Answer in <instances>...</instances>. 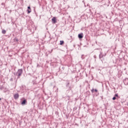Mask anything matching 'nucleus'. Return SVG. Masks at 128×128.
I'll use <instances>...</instances> for the list:
<instances>
[{"instance_id":"1","label":"nucleus","mask_w":128,"mask_h":128,"mask_svg":"<svg viewBox=\"0 0 128 128\" xmlns=\"http://www.w3.org/2000/svg\"><path fill=\"white\" fill-rule=\"evenodd\" d=\"M22 69L18 70V72L16 73V76H17L18 78H20V77L22 76Z\"/></svg>"},{"instance_id":"2","label":"nucleus","mask_w":128,"mask_h":128,"mask_svg":"<svg viewBox=\"0 0 128 128\" xmlns=\"http://www.w3.org/2000/svg\"><path fill=\"white\" fill-rule=\"evenodd\" d=\"M66 86L67 87V88H68L69 87V90H72V88H74V86H70V82H68V83H67V84H66Z\"/></svg>"},{"instance_id":"3","label":"nucleus","mask_w":128,"mask_h":128,"mask_svg":"<svg viewBox=\"0 0 128 128\" xmlns=\"http://www.w3.org/2000/svg\"><path fill=\"white\" fill-rule=\"evenodd\" d=\"M78 38H80V40H81V38H84V34L80 33L78 34Z\"/></svg>"},{"instance_id":"4","label":"nucleus","mask_w":128,"mask_h":128,"mask_svg":"<svg viewBox=\"0 0 128 128\" xmlns=\"http://www.w3.org/2000/svg\"><path fill=\"white\" fill-rule=\"evenodd\" d=\"M104 56H106V54H102V52H100L99 55V58L100 60L101 58H102Z\"/></svg>"},{"instance_id":"5","label":"nucleus","mask_w":128,"mask_h":128,"mask_svg":"<svg viewBox=\"0 0 128 128\" xmlns=\"http://www.w3.org/2000/svg\"><path fill=\"white\" fill-rule=\"evenodd\" d=\"M26 100L24 99L23 100H22V102H21V104H22V106H24L26 104Z\"/></svg>"},{"instance_id":"6","label":"nucleus","mask_w":128,"mask_h":128,"mask_svg":"<svg viewBox=\"0 0 128 128\" xmlns=\"http://www.w3.org/2000/svg\"><path fill=\"white\" fill-rule=\"evenodd\" d=\"M52 22L53 24H56V17H54L52 19Z\"/></svg>"},{"instance_id":"7","label":"nucleus","mask_w":128,"mask_h":128,"mask_svg":"<svg viewBox=\"0 0 128 128\" xmlns=\"http://www.w3.org/2000/svg\"><path fill=\"white\" fill-rule=\"evenodd\" d=\"M124 84L126 86H128V78H126L125 80H124Z\"/></svg>"},{"instance_id":"8","label":"nucleus","mask_w":128,"mask_h":128,"mask_svg":"<svg viewBox=\"0 0 128 128\" xmlns=\"http://www.w3.org/2000/svg\"><path fill=\"white\" fill-rule=\"evenodd\" d=\"M19 96H20V95L18 94H14V98H15V100H18Z\"/></svg>"},{"instance_id":"9","label":"nucleus","mask_w":128,"mask_h":128,"mask_svg":"<svg viewBox=\"0 0 128 128\" xmlns=\"http://www.w3.org/2000/svg\"><path fill=\"white\" fill-rule=\"evenodd\" d=\"M28 10H27V12H28V14H30V12H32V9H30V6H28Z\"/></svg>"},{"instance_id":"10","label":"nucleus","mask_w":128,"mask_h":128,"mask_svg":"<svg viewBox=\"0 0 128 128\" xmlns=\"http://www.w3.org/2000/svg\"><path fill=\"white\" fill-rule=\"evenodd\" d=\"M64 44V40H60V46H62V44Z\"/></svg>"},{"instance_id":"11","label":"nucleus","mask_w":128,"mask_h":128,"mask_svg":"<svg viewBox=\"0 0 128 128\" xmlns=\"http://www.w3.org/2000/svg\"><path fill=\"white\" fill-rule=\"evenodd\" d=\"M14 42H18V39L17 38H15L14 39Z\"/></svg>"},{"instance_id":"12","label":"nucleus","mask_w":128,"mask_h":128,"mask_svg":"<svg viewBox=\"0 0 128 128\" xmlns=\"http://www.w3.org/2000/svg\"><path fill=\"white\" fill-rule=\"evenodd\" d=\"M6 30H2V34H6Z\"/></svg>"},{"instance_id":"13","label":"nucleus","mask_w":128,"mask_h":128,"mask_svg":"<svg viewBox=\"0 0 128 128\" xmlns=\"http://www.w3.org/2000/svg\"><path fill=\"white\" fill-rule=\"evenodd\" d=\"M114 96L115 98H118V94H115Z\"/></svg>"},{"instance_id":"14","label":"nucleus","mask_w":128,"mask_h":128,"mask_svg":"<svg viewBox=\"0 0 128 128\" xmlns=\"http://www.w3.org/2000/svg\"><path fill=\"white\" fill-rule=\"evenodd\" d=\"M112 100H116V98L114 96V97L112 98Z\"/></svg>"},{"instance_id":"15","label":"nucleus","mask_w":128,"mask_h":128,"mask_svg":"<svg viewBox=\"0 0 128 128\" xmlns=\"http://www.w3.org/2000/svg\"><path fill=\"white\" fill-rule=\"evenodd\" d=\"M82 60H84V55L82 54Z\"/></svg>"},{"instance_id":"16","label":"nucleus","mask_w":128,"mask_h":128,"mask_svg":"<svg viewBox=\"0 0 128 128\" xmlns=\"http://www.w3.org/2000/svg\"><path fill=\"white\" fill-rule=\"evenodd\" d=\"M4 88V87L2 86H0V90H2Z\"/></svg>"},{"instance_id":"17","label":"nucleus","mask_w":128,"mask_h":128,"mask_svg":"<svg viewBox=\"0 0 128 128\" xmlns=\"http://www.w3.org/2000/svg\"><path fill=\"white\" fill-rule=\"evenodd\" d=\"M91 92H92L94 93V90L93 89V90H91Z\"/></svg>"},{"instance_id":"18","label":"nucleus","mask_w":128,"mask_h":128,"mask_svg":"<svg viewBox=\"0 0 128 128\" xmlns=\"http://www.w3.org/2000/svg\"><path fill=\"white\" fill-rule=\"evenodd\" d=\"M94 92H98V90L96 89L94 90Z\"/></svg>"},{"instance_id":"19","label":"nucleus","mask_w":128,"mask_h":128,"mask_svg":"<svg viewBox=\"0 0 128 128\" xmlns=\"http://www.w3.org/2000/svg\"><path fill=\"white\" fill-rule=\"evenodd\" d=\"M62 70H64V66H62Z\"/></svg>"},{"instance_id":"20","label":"nucleus","mask_w":128,"mask_h":128,"mask_svg":"<svg viewBox=\"0 0 128 128\" xmlns=\"http://www.w3.org/2000/svg\"><path fill=\"white\" fill-rule=\"evenodd\" d=\"M12 80H13L12 78H10V82H12Z\"/></svg>"},{"instance_id":"21","label":"nucleus","mask_w":128,"mask_h":128,"mask_svg":"<svg viewBox=\"0 0 128 128\" xmlns=\"http://www.w3.org/2000/svg\"><path fill=\"white\" fill-rule=\"evenodd\" d=\"M94 58H96V56H94Z\"/></svg>"},{"instance_id":"22","label":"nucleus","mask_w":128,"mask_h":128,"mask_svg":"<svg viewBox=\"0 0 128 128\" xmlns=\"http://www.w3.org/2000/svg\"><path fill=\"white\" fill-rule=\"evenodd\" d=\"M0 100H2V98H0Z\"/></svg>"}]
</instances>
